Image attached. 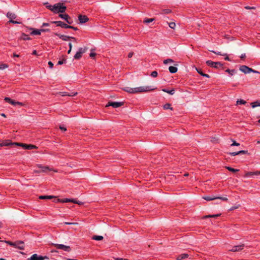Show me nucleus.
<instances>
[{"instance_id": "50", "label": "nucleus", "mask_w": 260, "mask_h": 260, "mask_svg": "<svg viewBox=\"0 0 260 260\" xmlns=\"http://www.w3.org/2000/svg\"><path fill=\"white\" fill-rule=\"evenodd\" d=\"M6 242L11 246H14V245H15V242H12L11 241H6Z\"/></svg>"}, {"instance_id": "28", "label": "nucleus", "mask_w": 260, "mask_h": 260, "mask_svg": "<svg viewBox=\"0 0 260 260\" xmlns=\"http://www.w3.org/2000/svg\"><path fill=\"white\" fill-rule=\"evenodd\" d=\"M164 109H165V110H167V109H171V110H172L173 108L171 107V106L170 104H166L164 106Z\"/></svg>"}, {"instance_id": "52", "label": "nucleus", "mask_w": 260, "mask_h": 260, "mask_svg": "<svg viewBox=\"0 0 260 260\" xmlns=\"http://www.w3.org/2000/svg\"><path fill=\"white\" fill-rule=\"evenodd\" d=\"M39 199L41 200L47 199L46 196H39Z\"/></svg>"}, {"instance_id": "43", "label": "nucleus", "mask_w": 260, "mask_h": 260, "mask_svg": "<svg viewBox=\"0 0 260 260\" xmlns=\"http://www.w3.org/2000/svg\"><path fill=\"white\" fill-rule=\"evenodd\" d=\"M232 141H233V143L231 144V146H238L240 145V144L236 142L235 141L233 140Z\"/></svg>"}, {"instance_id": "25", "label": "nucleus", "mask_w": 260, "mask_h": 260, "mask_svg": "<svg viewBox=\"0 0 260 260\" xmlns=\"http://www.w3.org/2000/svg\"><path fill=\"white\" fill-rule=\"evenodd\" d=\"M20 39L23 40H30V38L27 35H26L24 33H22L21 36L20 37Z\"/></svg>"}, {"instance_id": "57", "label": "nucleus", "mask_w": 260, "mask_h": 260, "mask_svg": "<svg viewBox=\"0 0 260 260\" xmlns=\"http://www.w3.org/2000/svg\"><path fill=\"white\" fill-rule=\"evenodd\" d=\"M48 65L50 68H52L53 67V63L51 61L48 62Z\"/></svg>"}, {"instance_id": "14", "label": "nucleus", "mask_w": 260, "mask_h": 260, "mask_svg": "<svg viewBox=\"0 0 260 260\" xmlns=\"http://www.w3.org/2000/svg\"><path fill=\"white\" fill-rule=\"evenodd\" d=\"M15 245L14 247L21 249L23 250L24 249V243L22 241H16L15 242Z\"/></svg>"}, {"instance_id": "9", "label": "nucleus", "mask_w": 260, "mask_h": 260, "mask_svg": "<svg viewBox=\"0 0 260 260\" xmlns=\"http://www.w3.org/2000/svg\"><path fill=\"white\" fill-rule=\"evenodd\" d=\"M4 100L6 102L9 103L10 104H11L14 106L19 105V106H22L24 105L23 103H22L21 102H15L14 100L10 99V98L6 97L5 98Z\"/></svg>"}, {"instance_id": "53", "label": "nucleus", "mask_w": 260, "mask_h": 260, "mask_svg": "<svg viewBox=\"0 0 260 260\" xmlns=\"http://www.w3.org/2000/svg\"><path fill=\"white\" fill-rule=\"evenodd\" d=\"M69 26L70 27H69L68 28H71V29H74L75 30H77L78 29V28L76 27H74V26H71V25H69Z\"/></svg>"}, {"instance_id": "4", "label": "nucleus", "mask_w": 260, "mask_h": 260, "mask_svg": "<svg viewBox=\"0 0 260 260\" xmlns=\"http://www.w3.org/2000/svg\"><path fill=\"white\" fill-rule=\"evenodd\" d=\"M239 70L245 74H248L250 72H253L254 73H259L258 71L253 70L251 68H249L246 66H241L240 67Z\"/></svg>"}, {"instance_id": "40", "label": "nucleus", "mask_w": 260, "mask_h": 260, "mask_svg": "<svg viewBox=\"0 0 260 260\" xmlns=\"http://www.w3.org/2000/svg\"><path fill=\"white\" fill-rule=\"evenodd\" d=\"M173 62V60L172 59H170V58H169V59H166L164 61V63L165 64H167L169 62Z\"/></svg>"}, {"instance_id": "19", "label": "nucleus", "mask_w": 260, "mask_h": 260, "mask_svg": "<svg viewBox=\"0 0 260 260\" xmlns=\"http://www.w3.org/2000/svg\"><path fill=\"white\" fill-rule=\"evenodd\" d=\"M203 198L204 200L208 201H212V200H214L215 199H217V198H216V197H215V196H205V197H204Z\"/></svg>"}, {"instance_id": "27", "label": "nucleus", "mask_w": 260, "mask_h": 260, "mask_svg": "<svg viewBox=\"0 0 260 260\" xmlns=\"http://www.w3.org/2000/svg\"><path fill=\"white\" fill-rule=\"evenodd\" d=\"M163 91L165 92H167V93H168L171 95H173L175 93V90L174 89H172L171 90H168L167 89H163L162 90Z\"/></svg>"}, {"instance_id": "60", "label": "nucleus", "mask_w": 260, "mask_h": 260, "mask_svg": "<svg viewBox=\"0 0 260 260\" xmlns=\"http://www.w3.org/2000/svg\"><path fill=\"white\" fill-rule=\"evenodd\" d=\"M47 199H52L54 198L53 196H46Z\"/></svg>"}, {"instance_id": "46", "label": "nucleus", "mask_w": 260, "mask_h": 260, "mask_svg": "<svg viewBox=\"0 0 260 260\" xmlns=\"http://www.w3.org/2000/svg\"><path fill=\"white\" fill-rule=\"evenodd\" d=\"M229 154L231 156H235V155L239 154V151H238V152H230V153H229Z\"/></svg>"}, {"instance_id": "45", "label": "nucleus", "mask_w": 260, "mask_h": 260, "mask_svg": "<svg viewBox=\"0 0 260 260\" xmlns=\"http://www.w3.org/2000/svg\"><path fill=\"white\" fill-rule=\"evenodd\" d=\"M66 61V59H62V60H59L57 62V64H62L64 63H65Z\"/></svg>"}, {"instance_id": "2", "label": "nucleus", "mask_w": 260, "mask_h": 260, "mask_svg": "<svg viewBox=\"0 0 260 260\" xmlns=\"http://www.w3.org/2000/svg\"><path fill=\"white\" fill-rule=\"evenodd\" d=\"M67 8L60 3H57L53 6L52 11L54 13H63Z\"/></svg>"}, {"instance_id": "16", "label": "nucleus", "mask_w": 260, "mask_h": 260, "mask_svg": "<svg viewBox=\"0 0 260 260\" xmlns=\"http://www.w3.org/2000/svg\"><path fill=\"white\" fill-rule=\"evenodd\" d=\"M21 145L25 149L30 150L34 148H37V147L34 145L29 144L27 145L25 144H22Z\"/></svg>"}, {"instance_id": "17", "label": "nucleus", "mask_w": 260, "mask_h": 260, "mask_svg": "<svg viewBox=\"0 0 260 260\" xmlns=\"http://www.w3.org/2000/svg\"><path fill=\"white\" fill-rule=\"evenodd\" d=\"M72 201H73V199H56L54 201L55 202H61V203H68V202H72Z\"/></svg>"}, {"instance_id": "59", "label": "nucleus", "mask_w": 260, "mask_h": 260, "mask_svg": "<svg viewBox=\"0 0 260 260\" xmlns=\"http://www.w3.org/2000/svg\"><path fill=\"white\" fill-rule=\"evenodd\" d=\"M133 55H134V52H131L128 54V58H131L133 56Z\"/></svg>"}, {"instance_id": "41", "label": "nucleus", "mask_w": 260, "mask_h": 260, "mask_svg": "<svg viewBox=\"0 0 260 260\" xmlns=\"http://www.w3.org/2000/svg\"><path fill=\"white\" fill-rule=\"evenodd\" d=\"M72 202L74 203H75V204H78V205H82V204H83V203H82L81 202H80L79 201H77V200H74V199H73V201H72Z\"/></svg>"}, {"instance_id": "24", "label": "nucleus", "mask_w": 260, "mask_h": 260, "mask_svg": "<svg viewBox=\"0 0 260 260\" xmlns=\"http://www.w3.org/2000/svg\"><path fill=\"white\" fill-rule=\"evenodd\" d=\"M169 70L171 73H175L177 72L178 69L175 67L170 66L169 68Z\"/></svg>"}, {"instance_id": "62", "label": "nucleus", "mask_w": 260, "mask_h": 260, "mask_svg": "<svg viewBox=\"0 0 260 260\" xmlns=\"http://www.w3.org/2000/svg\"><path fill=\"white\" fill-rule=\"evenodd\" d=\"M59 128L62 130V131H66L67 130L66 128L63 127V126H59Z\"/></svg>"}, {"instance_id": "10", "label": "nucleus", "mask_w": 260, "mask_h": 260, "mask_svg": "<svg viewBox=\"0 0 260 260\" xmlns=\"http://www.w3.org/2000/svg\"><path fill=\"white\" fill-rule=\"evenodd\" d=\"M52 23L56 24L57 26H60L62 28H68L69 26V25H68L66 23H64V22L61 21H55L52 22Z\"/></svg>"}, {"instance_id": "42", "label": "nucleus", "mask_w": 260, "mask_h": 260, "mask_svg": "<svg viewBox=\"0 0 260 260\" xmlns=\"http://www.w3.org/2000/svg\"><path fill=\"white\" fill-rule=\"evenodd\" d=\"M8 66L6 64H0V70L4 69L5 68H8Z\"/></svg>"}, {"instance_id": "34", "label": "nucleus", "mask_w": 260, "mask_h": 260, "mask_svg": "<svg viewBox=\"0 0 260 260\" xmlns=\"http://www.w3.org/2000/svg\"><path fill=\"white\" fill-rule=\"evenodd\" d=\"M169 26L170 28L174 29L176 26V24L175 22H170L169 23Z\"/></svg>"}, {"instance_id": "12", "label": "nucleus", "mask_w": 260, "mask_h": 260, "mask_svg": "<svg viewBox=\"0 0 260 260\" xmlns=\"http://www.w3.org/2000/svg\"><path fill=\"white\" fill-rule=\"evenodd\" d=\"M78 19L80 23H84L88 21L89 18L86 15H79L78 16Z\"/></svg>"}, {"instance_id": "56", "label": "nucleus", "mask_w": 260, "mask_h": 260, "mask_svg": "<svg viewBox=\"0 0 260 260\" xmlns=\"http://www.w3.org/2000/svg\"><path fill=\"white\" fill-rule=\"evenodd\" d=\"M247 153V151H244V150H240V151H239V154H246Z\"/></svg>"}, {"instance_id": "26", "label": "nucleus", "mask_w": 260, "mask_h": 260, "mask_svg": "<svg viewBox=\"0 0 260 260\" xmlns=\"http://www.w3.org/2000/svg\"><path fill=\"white\" fill-rule=\"evenodd\" d=\"M103 237L102 236H97V235H94L92 239L93 240H97V241H100L102 240L103 239Z\"/></svg>"}, {"instance_id": "32", "label": "nucleus", "mask_w": 260, "mask_h": 260, "mask_svg": "<svg viewBox=\"0 0 260 260\" xmlns=\"http://www.w3.org/2000/svg\"><path fill=\"white\" fill-rule=\"evenodd\" d=\"M220 215V214L209 215H206V216H204V218H210V217H216L219 216Z\"/></svg>"}, {"instance_id": "64", "label": "nucleus", "mask_w": 260, "mask_h": 260, "mask_svg": "<svg viewBox=\"0 0 260 260\" xmlns=\"http://www.w3.org/2000/svg\"><path fill=\"white\" fill-rule=\"evenodd\" d=\"M245 9H254V7H249V6H246L245 7Z\"/></svg>"}, {"instance_id": "21", "label": "nucleus", "mask_w": 260, "mask_h": 260, "mask_svg": "<svg viewBox=\"0 0 260 260\" xmlns=\"http://www.w3.org/2000/svg\"><path fill=\"white\" fill-rule=\"evenodd\" d=\"M59 17L66 21L68 19H69V15L67 14H59Z\"/></svg>"}, {"instance_id": "44", "label": "nucleus", "mask_w": 260, "mask_h": 260, "mask_svg": "<svg viewBox=\"0 0 260 260\" xmlns=\"http://www.w3.org/2000/svg\"><path fill=\"white\" fill-rule=\"evenodd\" d=\"M9 22L12 23H14V24H20V23H21L20 22H18L17 21H15V20H10Z\"/></svg>"}, {"instance_id": "8", "label": "nucleus", "mask_w": 260, "mask_h": 260, "mask_svg": "<svg viewBox=\"0 0 260 260\" xmlns=\"http://www.w3.org/2000/svg\"><path fill=\"white\" fill-rule=\"evenodd\" d=\"M123 102H109L106 105V107L109 106H112L114 108L119 107L123 105Z\"/></svg>"}, {"instance_id": "47", "label": "nucleus", "mask_w": 260, "mask_h": 260, "mask_svg": "<svg viewBox=\"0 0 260 260\" xmlns=\"http://www.w3.org/2000/svg\"><path fill=\"white\" fill-rule=\"evenodd\" d=\"M216 198H217V199H220L222 201H228V198H225V197H216Z\"/></svg>"}, {"instance_id": "1", "label": "nucleus", "mask_w": 260, "mask_h": 260, "mask_svg": "<svg viewBox=\"0 0 260 260\" xmlns=\"http://www.w3.org/2000/svg\"><path fill=\"white\" fill-rule=\"evenodd\" d=\"M154 89L151 88L150 86H140L136 88H132L129 87H125L123 90L129 93H138L140 92H148L153 90Z\"/></svg>"}, {"instance_id": "15", "label": "nucleus", "mask_w": 260, "mask_h": 260, "mask_svg": "<svg viewBox=\"0 0 260 260\" xmlns=\"http://www.w3.org/2000/svg\"><path fill=\"white\" fill-rule=\"evenodd\" d=\"M54 35L58 36L60 39H61L63 41H67L69 39H70V38L74 39V40H76V39L74 37H71L63 35H60V34H57V33H55Z\"/></svg>"}, {"instance_id": "54", "label": "nucleus", "mask_w": 260, "mask_h": 260, "mask_svg": "<svg viewBox=\"0 0 260 260\" xmlns=\"http://www.w3.org/2000/svg\"><path fill=\"white\" fill-rule=\"evenodd\" d=\"M222 56H225V57L224 58L225 60H228V61H230V59L229 57H228V56L227 55V54H223L222 55Z\"/></svg>"}, {"instance_id": "18", "label": "nucleus", "mask_w": 260, "mask_h": 260, "mask_svg": "<svg viewBox=\"0 0 260 260\" xmlns=\"http://www.w3.org/2000/svg\"><path fill=\"white\" fill-rule=\"evenodd\" d=\"M7 16L10 19L13 20L16 18V15L14 13H12L11 12H8L7 14Z\"/></svg>"}, {"instance_id": "61", "label": "nucleus", "mask_w": 260, "mask_h": 260, "mask_svg": "<svg viewBox=\"0 0 260 260\" xmlns=\"http://www.w3.org/2000/svg\"><path fill=\"white\" fill-rule=\"evenodd\" d=\"M245 57H246V55H245V54H241V55L240 56V58H241V59H244Z\"/></svg>"}, {"instance_id": "11", "label": "nucleus", "mask_w": 260, "mask_h": 260, "mask_svg": "<svg viewBox=\"0 0 260 260\" xmlns=\"http://www.w3.org/2000/svg\"><path fill=\"white\" fill-rule=\"evenodd\" d=\"M244 247V244L233 246L232 249H229L230 251L237 252L242 250Z\"/></svg>"}, {"instance_id": "51", "label": "nucleus", "mask_w": 260, "mask_h": 260, "mask_svg": "<svg viewBox=\"0 0 260 260\" xmlns=\"http://www.w3.org/2000/svg\"><path fill=\"white\" fill-rule=\"evenodd\" d=\"M64 224H67V225H70V224H78V223H77V222H64Z\"/></svg>"}, {"instance_id": "30", "label": "nucleus", "mask_w": 260, "mask_h": 260, "mask_svg": "<svg viewBox=\"0 0 260 260\" xmlns=\"http://www.w3.org/2000/svg\"><path fill=\"white\" fill-rule=\"evenodd\" d=\"M226 169H228L229 171L232 172H236L238 171V170L235 169L233 168H231L230 167H226Z\"/></svg>"}, {"instance_id": "63", "label": "nucleus", "mask_w": 260, "mask_h": 260, "mask_svg": "<svg viewBox=\"0 0 260 260\" xmlns=\"http://www.w3.org/2000/svg\"><path fill=\"white\" fill-rule=\"evenodd\" d=\"M49 24L48 23H43L42 24V26H48Z\"/></svg>"}, {"instance_id": "20", "label": "nucleus", "mask_w": 260, "mask_h": 260, "mask_svg": "<svg viewBox=\"0 0 260 260\" xmlns=\"http://www.w3.org/2000/svg\"><path fill=\"white\" fill-rule=\"evenodd\" d=\"M196 70L198 72V73L199 74H200L201 76H204V77H207V78H209L210 77V76L208 74H206L202 72L201 69L196 68Z\"/></svg>"}, {"instance_id": "39", "label": "nucleus", "mask_w": 260, "mask_h": 260, "mask_svg": "<svg viewBox=\"0 0 260 260\" xmlns=\"http://www.w3.org/2000/svg\"><path fill=\"white\" fill-rule=\"evenodd\" d=\"M158 75V73L156 71H154L151 73V76L153 77H156Z\"/></svg>"}, {"instance_id": "58", "label": "nucleus", "mask_w": 260, "mask_h": 260, "mask_svg": "<svg viewBox=\"0 0 260 260\" xmlns=\"http://www.w3.org/2000/svg\"><path fill=\"white\" fill-rule=\"evenodd\" d=\"M41 32H48L50 31L49 29H41Z\"/></svg>"}, {"instance_id": "38", "label": "nucleus", "mask_w": 260, "mask_h": 260, "mask_svg": "<svg viewBox=\"0 0 260 260\" xmlns=\"http://www.w3.org/2000/svg\"><path fill=\"white\" fill-rule=\"evenodd\" d=\"M171 12L170 9H164L162 10V13L163 14H168Z\"/></svg>"}, {"instance_id": "35", "label": "nucleus", "mask_w": 260, "mask_h": 260, "mask_svg": "<svg viewBox=\"0 0 260 260\" xmlns=\"http://www.w3.org/2000/svg\"><path fill=\"white\" fill-rule=\"evenodd\" d=\"M154 20L153 18L146 19L144 20V22L146 23H149L152 22Z\"/></svg>"}, {"instance_id": "13", "label": "nucleus", "mask_w": 260, "mask_h": 260, "mask_svg": "<svg viewBox=\"0 0 260 260\" xmlns=\"http://www.w3.org/2000/svg\"><path fill=\"white\" fill-rule=\"evenodd\" d=\"M27 28L30 30H32L30 34L31 35H40L41 33V29H34L31 27H27Z\"/></svg>"}, {"instance_id": "7", "label": "nucleus", "mask_w": 260, "mask_h": 260, "mask_svg": "<svg viewBox=\"0 0 260 260\" xmlns=\"http://www.w3.org/2000/svg\"><path fill=\"white\" fill-rule=\"evenodd\" d=\"M46 259H48L47 256H43L38 255L37 254H34L29 258H28L27 260H44Z\"/></svg>"}, {"instance_id": "31", "label": "nucleus", "mask_w": 260, "mask_h": 260, "mask_svg": "<svg viewBox=\"0 0 260 260\" xmlns=\"http://www.w3.org/2000/svg\"><path fill=\"white\" fill-rule=\"evenodd\" d=\"M246 103V101L243 100H239L237 101V105H244Z\"/></svg>"}, {"instance_id": "6", "label": "nucleus", "mask_w": 260, "mask_h": 260, "mask_svg": "<svg viewBox=\"0 0 260 260\" xmlns=\"http://www.w3.org/2000/svg\"><path fill=\"white\" fill-rule=\"evenodd\" d=\"M206 64L211 67H213L216 69L222 68L223 64L220 62H214L211 60H207Z\"/></svg>"}, {"instance_id": "22", "label": "nucleus", "mask_w": 260, "mask_h": 260, "mask_svg": "<svg viewBox=\"0 0 260 260\" xmlns=\"http://www.w3.org/2000/svg\"><path fill=\"white\" fill-rule=\"evenodd\" d=\"M188 255L186 253H183L179 255H178L177 257V260H181L185 258H187L188 257Z\"/></svg>"}, {"instance_id": "5", "label": "nucleus", "mask_w": 260, "mask_h": 260, "mask_svg": "<svg viewBox=\"0 0 260 260\" xmlns=\"http://www.w3.org/2000/svg\"><path fill=\"white\" fill-rule=\"evenodd\" d=\"M52 245L54 246L58 249H62L64 251L70 252L71 250V248L69 246H66L63 244L52 243Z\"/></svg>"}, {"instance_id": "23", "label": "nucleus", "mask_w": 260, "mask_h": 260, "mask_svg": "<svg viewBox=\"0 0 260 260\" xmlns=\"http://www.w3.org/2000/svg\"><path fill=\"white\" fill-rule=\"evenodd\" d=\"M38 167L39 168H41L42 169L41 172H45L48 170H50L49 169V167H47V166H42L41 165H38Z\"/></svg>"}, {"instance_id": "29", "label": "nucleus", "mask_w": 260, "mask_h": 260, "mask_svg": "<svg viewBox=\"0 0 260 260\" xmlns=\"http://www.w3.org/2000/svg\"><path fill=\"white\" fill-rule=\"evenodd\" d=\"M225 72L228 73L231 75H233L234 74L236 73V71L235 70H230L229 69L226 70Z\"/></svg>"}, {"instance_id": "48", "label": "nucleus", "mask_w": 260, "mask_h": 260, "mask_svg": "<svg viewBox=\"0 0 260 260\" xmlns=\"http://www.w3.org/2000/svg\"><path fill=\"white\" fill-rule=\"evenodd\" d=\"M211 52L217 54V55H222L223 54L221 53L220 52H217V51H213V50H210Z\"/></svg>"}, {"instance_id": "36", "label": "nucleus", "mask_w": 260, "mask_h": 260, "mask_svg": "<svg viewBox=\"0 0 260 260\" xmlns=\"http://www.w3.org/2000/svg\"><path fill=\"white\" fill-rule=\"evenodd\" d=\"M251 105L252 108H255L257 106H260V104H258L257 102L252 103Z\"/></svg>"}, {"instance_id": "37", "label": "nucleus", "mask_w": 260, "mask_h": 260, "mask_svg": "<svg viewBox=\"0 0 260 260\" xmlns=\"http://www.w3.org/2000/svg\"><path fill=\"white\" fill-rule=\"evenodd\" d=\"M255 173H256V172H247V173H246L245 176L248 177L249 176L255 175Z\"/></svg>"}, {"instance_id": "33", "label": "nucleus", "mask_w": 260, "mask_h": 260, "mask_svg": "<svg viewBox=\"0 0 260 260\" xmlns=\"http://www.w3.org/2000/svg\"><path fill=\"white\" fill-rule=\"evenodd\" d=\"M78 94L77 92H72L70 93V94H62V96H74Z\"/></svg>"}, {"instance_id": "55", "label": "nucleus", "mask_w": 260, "mask_h": 260, "mask_svg": "<svg viewBox=\"0 0 260 260\" xmlns=\"http://www.w3.org/2000/svg\"><path fill=\"white\" fill-rule=\"evenodd\" d=\"M96 55V53L94 52H91L89 54L90 57L93 58Z\"/></svg>"}, {"instance_id": "49", "label": "nucleus", "mask_w": 260, "mask_h": 260, "mask_svg": "<svg viewBox=\"0 0 260 260\" xmlns=\"http://www.w3.org/2000/svg\"><path fill=\"white\" fill-rule=\"evenodd\" d=\"M68 24H71L73 23V20L71 18V17L69 16V19H68L66 21Z\"/></svg>"}, {"instance_id": "3", "label": "nucleus", "mask_w": 260, "mask_h": 260, "mask_svg": "<svg viewBox=\"0 0 260 260\" xmlns=\"http://www.w3.org/2000/svg\"><path fill=\"white\" fill-rule=\"evenodd\" d=\"M87 47H84L79 48L76 53L74 56V59H79L81 58L82 54L86 52L87 50Z\"/></svg>"}]
</instances>
